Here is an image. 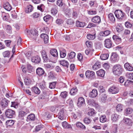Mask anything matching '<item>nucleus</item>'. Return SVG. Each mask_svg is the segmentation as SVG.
I'll list each match as a JSON object with an SVG mask.
<instances>
[{
    "instance_id": "obj_1",
    "label": "nucleus",
    "mask_w": 133,
    "mask_h": 133,
    "mask_svg": "<svg viewBox=\"0 0 133 133\" xmlns=\"http://www.w3.org/2000/svg\"><path fill=\"white\" fill-rule=\"evenodd\" d=\"M115 14L116 17L120 21H124L127 19L125 14L120 10H116Z\"/></svg>"
},
{
    "instance_id": "obj_2",
    "label": "nucleus",
    "mask_w": 133,
    "mask_h": 133,
    "mask_svg": "<svg viewBox=\"0 0 133 133\" xmlns=\"http://www.w3.org/2000/svg\"><path fill=\"white\" fill-rule=\"evenodd\" d=\"M123 68L121 65L119 64H116L113 68L112 71L113 74L119 76L121 74L123 71Z\"/></svg>"
},
{
    "instance_id": "obj_3",
    "label": "nucleus",
    "mask_w": 133,
    "mask_h": 133,
    "mask_svg": "<svg viewBox=\"0 0 133 133\" xmlns=\"http://www.w3.org/2000/svg\"><path fill=\"white\" fill-rule=\"evenodd\" d=\"M10 101L5 98H4L0 102V106L2 110H3L8 108Z\"/></svg>"
},
{
    "instance_id": "obj_4",
    "label": "nucleus",
    "mask_w": 133,
    "mask_h": 133,
    "mask_svg": "<svg viewBox=\"0 0 133 133\" xmlns=\"http://www.w3.org/2000/svg\"><path fill=\"white\" fill-rule=\"evenodd\" d=\"M15 114V111L11 109H8L5 111V115L8 118H12Z\"/></svg>"
},
{
    "instance_id": "obj_5",
    "label": "nucleus",
    "mask_w": 133,
    "mask_h": 133,
    "mask_svg": "<svg viewBox=\"0 0 133 133\" xmlns=\"http://www.w3.org/2000/svg\"><path fill=\"white\" fill-rule=\"evenodd\" d=\"M85 75L87 78L91 79H93L95 77L94 72L90 70H88L86 71Z\"/></svg>"
},
{
    "instance_id": "obj_6",
    "label": "nucleus",
    "mask_w": 133,
    "mask_h": 133,
    "mask_svg": "<svg viewBox=\"0 0 133 133\" xmlns=\"http://www.w3.org/2000/svg\"><path fill=\"white\" fill-rule=\"evenodd\" d=\"M65 110L63 108L60 110L58 115L59 119L61 120H63L65 119Z\"/></svg>"
},
{
    "instance_id": "obj_7",
    "label": "nucleus",
    "mask_w": 133,
    "mask_h": 133,
    "mask_svg": "<svg viewBox=\"0 0 133 133\" xmlns=\"http://www.w3.org/2000/svg\"><path fill=\"white\" fill-rule=\"evenodd\" d=\"M110 33V31L109 30H107L103 31H102L99 33V40H102V36L105 37L109 35Z\"/></svg>"
},
{
    "instance_id": "obj_8",
    "label": "nucleus",
    "mask_w": 133,
    "mask_h": 133,
    "mask_svg": "<svg viewBox=\"0 0 133 133\" xmlns=\"http://www.w3.org/2000/svg\"><path fill=\"white\" fill-rule=\"evenodd\" d=\"M119 60V57L117 54L115 52H113L112 54L110 60L112 63L117 62Z\"/></svg>"
},
{
    "instance_id": "obj_9",
    "label": "nucleus",
    "mask_w": 133,
    "mask_h": 133,
    "mask_svg": "<svg viewBox=\"0 0 133 133\" xmlns=\"http://www.w3.org/2000/svg\"><path fill=\"white\" fill-rule=\"evenodd\" d=\"M91 21L95 24H99L101 22V17L98 16H95L91 19Z\"/></svg>"
},
{
    "instance_id": "obj_10",
    "label": "nucleus",
    "mask_w": 133,
    "mask_h": 133,
    "mask_svg": "<svg viewBox=\"0 0 133 133\" xmlns=\"http://www.w3.org/2000/svg\"><path fill=\"white\" fill-rule=\"evenodd\" d=\"M36 74L39 77L42 76L45 74L44 69L41 68H37L36 70Z\"/></svg>"
},
{
    "instance_id": "obj_11",
    "label": "nucleus",
    "mask_w": 133,
    "mask_h": 133,
    "mask_svg": "<svg viewBox=\"0 0 133 133\" xmlns=\"http://www.w3.org/2000/svg\"><path fill=\"white\" fill-rule=\"evenodd\" d=\"M104 46L107 48H110L112 47V42L111 40L109 39H105L104 41Z\"/></svg>"
},
{
    "instance_id": "obj_12",
    "label": "nucleus",
    "mask_w": 133,
    "mask_h": 133,
    "mask_svg": "<svg viewBox=\"0 0 133 133\" xmlns=\"http://www.w3.org/2000/svg\"><path fill=\"white\" fill-rule=\"evenodd\" d=\"M42 58L44 62H46L49 61V60L45 50H42L41 51Z\"/></svg>"
},
{
    "instance_id": "obj_13",
    "label": "nucleus",
    "mask_w": 133,
    "mask_h": 133,
    "mask_svg": "<svg viewBox=\"0 0 133 133\" xmlns=\"http://www.w3.org/2000/svg\"><path fill=\"white\" fill-rule=\"evenodd\" d=\"M124 67L127 70L129 71H133V67L131 64L129 63H126L124 64Z\"/></svg>"
},
{
    "instance_id": "obj_14",
    "label": "nucleus",
    "mask_w": 133,
    "mask_h": 133,
    "mask_svg": "<svg viewBox=\"0 0 133 133\" xmlns=\"http://www.w3.org/2000/svg\"><path fill=\"white\" fill-rule=\"evenodd\" d=\"M122 121L123 122L130 126L132 125V122L131 120L128 118H124L123 119Z\"/></svg>"
},
{
    "instance_id": "obj_15",
    "label": "nucleus",
    "mask_w": 133,
    "mask_h": 133,
    "mask_svg": "<svg viewBox=\"0 0 133 133\" xmlns=\"http://www.w3.org/2000/svg\"><path fill=\"white\" fill-rule=\"evenodd\" d=\"M110 92H111L112 94H115L118 93L119 90L118 88L114 86L111 87L109 89Z\"/></svg>"
},
{
    "instance_id": "obj_16",
    "label": "nucleus",
    "mask_w": 133,
    "mask_h": 133,
    "mask_svg": "<svg viewBox=\"0 0 133 133\" xmlns=\"http://www.w3.org/2000/svg\"><path fill=\"white\" fill-rule=\"evenodd\" d=\"M32 61L34 63H38L41 61V58L40 57L38 56H33L31 58Z\"/></svg>"
},
{
    "instance_id": "obj_17",
    "label": "nucleus",
    "mask_w": 133,
    "mask_h": 133,
    "mask_svg": "<svg viewBox=\"0 0 133 133\" xmlns=\"http://www.w3.org/2000/svg\"><path fill=\"white\" fill-rule=\"evenodd\" d=\"M28 112H26L20 110L19 111L18 113V117L21 119H23L24 117L26 115Z\"/></svg>"
},
{
    "instance_id": "obj_18",
    "label": "nucleus",
    "mask_w": 133,
    "mask_h": 133,
    "mask_svg": "<svg viewBox=\"0 0 133 133\" xmlns=\"http://www.w3.org/2000/svg\"><path fill=\"white\" fill-rule=\"evenodd\" d=\"M98 93L97 90L95 89H93L91 92H90L89 96L92 98L95 97L97 95Z\"/></svg>"
},
{
    "instance_id": "obj_19",
    "label": "nucleus",
    "mask_w": 133,
    "mask_h": 133,
    "mask_svg": "<svg viewBox=\"0 0 133 133\" xmlns=\"http://www.w3.org/2000/svg\"><path fill=\"white\" fill-rule=\"evenodd\" d=\"M4 8L8 11H10L12 9V7L11 5L8 2L4 3L3 5Z\"/></svg>"
},
{
    "instance_id": "obj_20",
    "label": "nucleus",
    "mask_w": 133,
    "mask_h": 133,
    "mask_svg": "<svg viewBox=\"0 0 133 133\" xmlns=\"http://www.w3.org/2000/svg\"><path fill=\"white\" fill-rule=\"evenodd\" d=\"M50 54L54 57H57L58 56V53L56 49H52L50 51Z\"/></svg>"
},
{
    "instance_id": "obj_21",
    "label": "nucleus",
    "mask_w": 133,
    "mask_h": 133,
    "mask_svg": "<svg viewBox=\"0 0 133 133\" xmlns=\"http://www.w3.org/2000/svg\"><path fill=\"white\" fill-rule=\"evenodd\" d=\"M41 37L43 39L45 43L48 42V36L46 34H42L40 35Z\"/></svg>"
},
{
    "instance_id": "obj_22",
    "label": "nucleus",
    "mask_w": 133,
    "mask_h": 133,
    "mask_svg": "<svg viewBox=\"0 0 133 133\" xmlns=\"http://www.w3.org/2000/svg\"><path fill=\"white\" fill-rule=\"evenodd\" d=\"M66 23L68 26H71L73 25L75 22L74 20L71 18H69L67 19L65 22Z\"/></svg>"
},
{
    "instance_id": "obj_23",
    "label": "nucleus",
    "mask_w": 133,
    "mask_h": 133,
    "mask_svg": "<svg viewBox=\"0 0 133 133\" xmlns=\"http://www.w3.org/2000/svg\"><path fill=\"white\" fill-rule=\"evenodd\" d=\"M112 38L114 40L117 44H118L121 42V39L120 37L116 35H114Z\"/></svg>"
},
{
    "instance_id": "obj_24",
    "label": "nucleus",
    "mask_w": 133,
    "mask_h": 133,
    "mask_svg": "<svg viewBox=\"0 0 133 133\" xmlns=\"http://www.w3.org/2000/svg\"><path fill=\"white\" fill-rule=\"evenodd\" d=\"M108 18L111 22L114 23L115 22V19L112 14L110 13L109 14Z\"/></svg>"
},
{
    "instance_id": "obj_25",
    "label": "nucleus",
    "mask_w": 133,
    "mask_h": 133,
    "mask_svg": "<svg viewBox=\"0 0 133 133\" xmlns=\"http://www.w3.org/2000/svg\"><path fill=\"white\" fill-rule=\"evenodd\" d=\"M77 105L78 107H81L82 104L85 103V101L84 98L83 97H79L78 99Z\"/></svg>"
},
{
    "instance_id": "obj_26",
    "label": "nucleus",
    "mask_w": 133,
    "mask_h": 133,
    "mask_svg": "<svg viewBox=\"0 0 133 133\" xmlns=\"http://www.w3.org/2000/svg\"><path fill=\"white\" fill-rule=\"evenodd\" d=\"M119 116V115H117L116 113L114 114L111 115V119L113 122H115L118 119Z\"/></svg>"
},
{
    "instance_id": "obj_27",
    "label": "nucleus",
    "mask_w": 133,
    "mask_h": 133,
    "mask_svg": "<svg viewBox=\"0 0 133 133\" xmlns=\"http://www.w3.org/2000/svg\"><path fill=\"white\" fill-rule=\"evenodd\" d=\"M132 111L133 110L132 108L128 107L124 110V114L125 115H128L131 114Z\"/></svg>"
},
{
    "instance_id": "obj_28",
    "label": "nucleus",
    "mask_w": 133,
    "mask_h": 133,
    "mask_svg": "<svg viewBox=\"0 0 133 133\" xmlns=\"http://www.w3.org/2000/svg\"><path fill=\"white\" fill-rule=\"evenodd\" d=\"M76 125L78 128H80L83 130H85L86 129L85 126L80 122H77L76 123Z\"/></svg>"
},
{
    "instance_id": "obj_29",
    "label": "nucleus",
    "mask_w": 133,
    "mask_h": 133,
    "mask_svg": "<svg viewBox=\"0 0 133 133\" xmlns=\"http://www.w3.org/2000/svg\"><path fill=\"white\" fill-rule=\"evenodd\" d=\"M76 25L77 27H83L85 25V23L84 22L77 21L76 22Z\"/></svg>"
},
{
    "instance_id": "obj_30",
    "label": "nucleus",
    "mask_w": 133,
    "mask_h": 133,
    "mask_svg": "<svg viewBox=\"0 0 133 133\" xmlns=\"http://www.w3.org/2000/svg\"><path fill=\"white\" fill-rule=\"evenodd\" d=\"M95 35L96 33L94 32L92 34H88L87 35V37L88 39L89 40H92L95 38Z\"/></svg>"
},
{
    "instance_id": "obj_31",
    "label": "nucleus",
    "mask_w": 133,
    "mask_h": 133,
    "mask_svg": "<svg viewBox=\"0 0 133 133\" xmlns=\"http://www.w3.org/2000/svg\"><path fill=\"white\" fill-rule=\"evenodd\" d=\"M32 91L37 94H39L40 93V91L39 88L36 87H32L31 88Z\"/></svg>"
},
{
    "instance_id": "obj_32",
    "label": "nucleus",
    "mask_w": 133,
    "mask_h": 133,
    "mask_svg": "<svg viewBox=\"0 0 133 133\" xmlns=\"http://www.w3.org/2000/svg\"><path fill=\"white\" fill-rule=\"evenodd\" d=\"M102 101L104 102L107 99V95L105 93H100L99 94Z\"/></svg>"
},
{
    "instance_id": "obj_33",
    "label": "nucleus",
    "mask_w": 133,
    "mask_h": 133,
    "mask_svg": "<svg viewBox=\"0 0 133 133\" xmlns=\"http://www.w3.org/2000/svg\"><path fill=\"white\" fill-rule=\"evenodd\" d=\"M60 63L61 65L67 68H68L69 67V64L68 62L64 60L60 61Z\"/></svg>"
},
{
    "instance_id": "obj_34",
    "label": "nucleus",
    "mask_w": 133,
    "mask_h": 133,
    "mask_svg": "<svg viewBox=\"0 0 133 133\" xmlns=\"http://www.w3.org/2000/svg\"><path fill=\"white\" fill-rule=\"evenodd\" d=\"M30 32L31 34V36H32V35L35 36V37L34 38L35 39L36 37V36L37 35V31L36 30H32L30 31Z\"/></svg>"
},
{
    "instance_id": "obj_35",
    "label": "nucleus",
    "mask_w": 133,
    "mask_h": 133,
    "mask_svg": "<svg viewBox=\"0 0 133 133\" xmlns=\"http://www.w3.org/2000/svg\"><path fill=\"white\" fill-rule=\"evenodd\" d=\"M33 10V6L31 5L27 6L25 8V12L29 13L31 12Z\"/></svg>"
},
{
    "instance_id": "obj_36",
    "label": "nucleus",
    "mask_w": 133,
    "mask_h": 133,
    "mask_svg": "<svg viewBox=\"0 0 133 133\" xmlns=\"http://www.w3.org/2000/svg\"><path fill=\"white\" fill-rule=\"evenodd\" d=\"M105 74V71L101 69L97 71V75L102 77L104 76Z\"/></svg>"
},
{
    "instance_id": "obj_37",
    "label": "nucleus",
    "mask_w": 133,
    "mask_h": 133,
    "mask_svg": "<svg viewBox=\"0 0 133 133\" xmlns=\"http://www.w3.org/2000/svg\"><path fill=\"white\" fill-rule=\"evenodd\" d=\"M35 116L34 114H31L29 115L27 117V121H34L35 119Z\"/></svg>"
},
{
    "instance_id": "obj_38",
    "label": "nucleus",
    "mask_w": 133,
    "mask_h": 133,
    "mask_svg": "<svg viewBox=\"0 0 133 133\" xmlns=\"http://www.w3.org/2000/svg\"><path fill=\"white\" fill-rule=\"evenodd\" d=\"M62 125L63 127L65 128H72L71 126L66 121L63 122Z\"/></svg>"
},
{
    "instance_id": "obj_39",
    "label": "nucleus",
    "mask_w": 133,
    "mask_h": 133,
    "mask_svg": "<svg viewBox=\"0 0 133 133\" xmlns=\"http://www.w3.org/2000/svg\"><path fill=\"white\" fill-rule=\"evenodd\" d=\"M96 114V112L95 111L92 109L89 110L88 113V115L90 116H93Z\"/></svg>"
},
{
    "instance_id": "obj_40",
    "label": "nucleus",
    "mask_w": 133,
    "mask_h": 133,
    "mask_svg": "<svg viewBox=\"0 0 133 133\" xmlns=\"http://www.w3.org/2000/svg\"><path fill=\"white\" fill-rule=\"evenodd\" d=\"M14 122V120H10L7 121L6 122V124L7 127H11L13 126Z\"/></svg>"
},
{
    "instance_id": "obj_41",
    "label": "nucleus",
    "mask_w": 133,
    "mask_h": 133,
    "mask_svg": "<svg viewBox=\"0 0 133 133\" xmlns=\"http://www.w3.org/2000/svg\"><path fill=\"white\" fill-rule=\"evenodd\" d=\"M123 108V105L120 104H118L116 107V110L118 112H121L122 111Z\"/></svg>"
},
{
    "instance_id": "obj_42",
    "label": "nucleus",
    "mask_w": 133,
    "mask_h": 133,
    "mask_svg": "<svg viewBox=\"0 0 133 133\" xmlns=\"http://www.w3.org/2000/svg\"><path fill=\"white\" fill-rule=\"evenodd\" d=\"M100 63L98 62H96L95 64L94 65L92 68L94 70H96L99 68L100 67Z\"/></svg>"
},
{
    "instance_id": "obj_43",
    "label": "nucleus",
    "mask_w": 133,
    "mask_h": 133,
    "mask_svg": "<svg viewBox=\"0 0 133 133\" xmlns=\"http://www.w3.org/2000/svg\"><path fill=\"white\" fill-rule=\"evenodd\" d=\"M57 5L61 7L64 5V3L63 1V0H57L56 2Z\"/></svg>"
},
{
    "instance_id": "obj_44",
    "label": "nucleus",
    "mask_w": 133,
    "mask_h": 133,
    "mask_svg": "<svg viewBox=\"0 0 133 133\" xmlns=\"http://www.w3.org/2000/svg\"><path fill=\"white\" fill-rule=\"evenodd\" d=\"M65 14L66 17H70L71 15V10L69 9H66L65 10Z\"/></svg>"
},
{
    "instance_id": "obj_45",
    "label": "nucleus",
    "mask_w": 133,
    "mask_h": 133,
    "mask_svg": "<svg viewBox=\"0 0 133 133\" xmlns=\"http://www.w3.org/2000/svg\"><path fill=\"white\" fill-rule=\"evenodd\" d=\"M99 120L102 123H104L107 121V119L106 117V116L105 115H101L100 117Z\"/></svg>"
},
{
    "instance_id": "obj_46",
    "label": "nucleus",
    "mask_w": 133,
    "mask_h": 133,
    "mask_svg": "<svg viewBox=\"0 0 133 133\" xmlns=\"http://www.w3.org/2000/svg\"><path fill=\"white\" fill-rule=\"evenodd\" d=\"M27 68L28 72L31 73L34 70L33 67L30 64H27Z\"/></svg>"
},
{
    "instance_id": "obj_47",
    "label": "nucleus",
    "mask_w": 133,
    "mask_h": 133,
    "mask_svg": "<svg viewBox=\"0 0 133 133\" xmlns=\"http://www.w3.org/2000/svg\"><path fill=\"white\" fill-rule=\"evenodd\" d=\"M60 57L62 58H64L66 55V51L64 49L60 50Z\"/></svg>"
},
{
    "instance_id": "obj_48",
    "label": "nucleus",
    "mask_w": 133,
    "mask_h": 133,
    "mask_svg": "<svg viewBox=\"0 0 133 133\" xmlns=\"http://www.w3.org/2000/svg\"><path fill=\"white\" fill-rule=\"evenodd\" d=\"M109 56V54H103L101 55L100 58L104 60L108 59Z\"/></svg>"
},
{
    "instance_id": "obj_49",
    "label": "nucleus",
    "mask_w": 133,
    "mask_h": 133,
    "mask_svg": "<svg viewBox=\"0 0 133 133\" xmlns=\"http://www.w3.org/2000/svg\"><path fill=\"white\" fill-rule=\"evenodd\" d=\"M8 14L4 12H2V16L4 20L7 21L8 19L7 17H8Z\"/></svg>"
},
{
    "instance_id": "obj_50",
    "label": "nucleus",
    "mask_w": 133,
    "mask_h": 133,
    "mask_svg": "<svg viewBox=\"0 0 133 133\" xmlns=\"http://www.w3.org/2000/svg\"><path fill=\"white\" fill-rule=\"evenodd\" d=\"M77 91V89L76 88H73L71 90L70 94L71 95H74L76 93Z\"/></svg>"
},
{
    "instance_id": "obj_51",
    "label": "nucleus",
    "mask_w": 133,
    "mask_h": 133,
    "mask_svg": "<svg viewBox=\"0 0 133 133\" xmlns=\"http://www.w3.org/2000/svg\"><path fill=\"white\" fill-rule=\"evenodd\" d=\"M126 76L127 78L133 80V72L127 73L126 74Z\"/></svg>"
},
{
    "instance_id": "obj_52",
    "label": "nucleus",
    "mask_w": 133,
    "mask_h": 133,
    "mask_svg": "<svg viewBox=\"0 0 133 133\" xmlns=\"http://www.w3.org/2000/svg\"><path fill=\"white\" fill-rule=\"evenodd\" d=\"M88 103L93 105L97 106L98 105L96 104L95 101L93 99H90L88 100Z\"/></svg>"
},
{
    "instance_id": "obj_53",
    "label": "nucleus",
    "mask_w": 133,
    "mask_h": 133,
    "mask_svg": "<svg viewBox=\"0 0 133 133\" xmlns=\"http://www.w3.org/2000/svg\"><path fill=\"white\" fill-rule=\"evenodd\" d=\"M83 121L85 123L88 124L90 123L91 120L88 117H85L84 118Z\"/></svg>"
},
{
    "instance_id": "obj_54",
    "label": "nucleus",
    "mask_w": 133,
    "mask_h": 133,
    "mask_svg": "<svg viewBox=\"0 0 133 133\" xmlns=\"http://www.w3.org/2000/svg\"><path fill=\"white\" fill-rule=\"evenodd\" d=\"M52 17L49 15H47L43 17L44 20L45 22H47L50 19H52Z\"/></svg>"
},
{
    "instance_id": "obj_55",
    "label": "nucleus",
    "mask_w": 133,
    "mask_h": 133,
    "mask_svg": "<svg viewBox=\"0 0 133 133\" xmlns=\"http://www.w3.org/2000/svg\"><path fill=\"white\" fill-rule=\"evenodd\" d=\"M56 83V82H54L50 83L49 86V88L51 89L55 88V85Z\"/></svg>"
},
{
    "instance_id": "obj_56",
    "label": "nucleus",
    "mask_w": 133,
    "mask_h": 133,
    "mask_svg": "<svg viewBox=\"0 0 133 133\" xmlns=\"http://www.w3.org/2000/svg\"><path fill=\"white\" fill-rule=\"evenodd\" d=\"M31 81L28 78H26L24 79V83L25 85H28L30 84Z\"/></svg>"
},
{
    "instance_id": "obj_57",
    "label": "nucleus",
    "mask_w": 133,
    "mask_h": 133,
    "mask_svg": "<svg viewBox=\"0 0 133 133\" xmlns=\"http://www.w3.org/2000/svg\"><path fill=\"white\" fill-rule=\"evenodd\" d=\"M76 55L75 53L74 52H71L68 54L69 58L70 59H72L74 58Z\"/></svg>"
},
{
    "instance_id": "obj_58",
    "label": "nucleus",
    "mask_w": 133,
    "mask_h": 133,
    "mask_svg": "<svg viewBox=\"0 0 133 133\" xmlns=\"http://www.w3.org/2000/svg\"><path fill=\"white\" fill-rule=\"evenodd\" d=\"M98 89L100 93H105V90L104 88L102 86H100L98 88Z\"/></svg>"
},
{
    "instance_id": "obj_59",
    "label": "nucleus",
    "mask_w": 133,
    "mask_h": 133,
    "mask_svg": "<svg viewBox=\"0 0 133 133\" xmlns=\"http://www.w3.org/2000/svg\"><path fill=\"white\" fill-rule=\"evenodd\" d=\"M60 96L63 98H66L67 96V92L66 91L62 92L61 93Z\"/></svg>"
},
{
    "instance_id": "obj_60",
    "label": "nucleus",
    "mask_w": 133,
    "mask_h": 133,
    "mask_svg": "<svg viewBox=\"0 0 133 133\" xmlns=\"http://www.w3.org/2000/svg\"><path fill=\"white\" fill-rule=\"evenodd\" d=\"M6 30L7 32L9 34H11L12 32V28L10 25H7L6 26Z\"/></svg>"
},
{
    "instance_id": "obj_61",
    "label": "nucleus",
    "mask_w": 133,
    "mask_h": 133,
    "mask_svg": "<svg viewBox=\"0 0 133 133\" xmlns=\"http://www.w3.org/2000/svg\"><path fill=\"white\" fill-rule=\"evenodd\" d=\"M10 52L8 51H4L3 53V55L4 57H8L9 56Z\"/></svg>"
},
{
    "instance_id": "obj_62",
    "label": "nucleus",
    "mask_w": 133,
    "mask_h": 133,
    "mask_svg": "<svg viewBox=\"0 0 133 133\" xmlns=\"http://www.w3.org/2000/svg\"><path fill=\"white\" fill-rule=\"evenodd\" d=\"M40 88L42 89H44L46 88L45 83L44 82H43L39 84Z\"/></svg>"
},
{
    "instance_id": "obj_63",
    "label": "nucleus",
    "mask_w": 133,
    "mask_h": 133,
    "mask_svg": "<svg viewBox=\"0 0 133 133\" xmlns=\"http://www.w3.org/2000/svg\"><path fill=\"white\" fill-rule=\"evenodd\" d=\"M85 44L87 46L88 48L91 47L92 45V43L89 41H87Z\"/></svg>"
},
{
    "instance_id": "obj_64",
    "label": "nucleus",
    "mask_w": 133,
    "mask_h": 133,
    "mask_svg": "<svg viewBox=\"0 0 133 133\" xmlns=\"http://www.w3.org/2000/svg\"><path fill=\"white\" fill-rule=\"evenodd\" d=\"M11 103V107H13L15 108H18V104L16 102H12Z\"/></svg>"
}]
</instances>
